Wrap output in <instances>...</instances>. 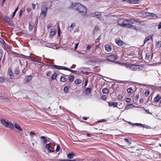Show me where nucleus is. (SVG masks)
Instances as JSON below:
<instances>
[{
    "mask_svg": "<svg viewBox=\"0 0 161 161\" xmlns=\"http://www.w3.org/2000/svg\"><path fill=\"white\" fill-rule=\"evenodd\" d=\"M158 29H161V22L159 23V24L158 25Z\"/></svg>",
    "mask_w": 161,
    "mask_h": 161,
    "instance_id": "nucleus-63",
    "label": "nucleus"
},
{
    "mask_svg": "<svg viewBox=\"0 0 161 161\" xmlns=\"http://www.w3.org/2000/svg\"><path fill=\"white\" fill-rule=\"evenodd\" d=\"M5 79L3 76L0 77V83H2L4 81Z\"/></svg>",
    "mask_w": 161,
    "mask_h": 161,
    "instance_id": "nucleus-42",
    "label": "nucleus"
},
{
    "mask_svg": "<svg viewBox=\"0 0 161 161\" xmlns=\"http://www.w3.org/2000/svg\"><path fill=\"white\" fill-rule=\"evenodd\" d=\"M65 70H67V71H69V72H71L72 73H74V74H75V73H76V72H77V71L71 69H69V68H68L67 67H65Z\"/></svg>",
    "mask_w": 161,
    "mask_h": 161,
    "instance_id": "nucleus-24",
    "label": "nucleus"
},
{
    "mask_svg": "<svg viewBox=\"0 0 161 161\" xmlns=\"http://www.w3.org/2000/svg\"><path fill=\"white\" fill-rule=\"evenodd\" d=\"M118 99L121 100L122 99L123 97L121 95H119L118 96Z\"/></svg>",
    "mask_w": 161,
    "mask_h": 161,
    "instance_id": "nucleus-47",
    "label": "nucleus"
},
{
    "mask_svg": "<svg viewBox=\"0 0 161 161\" xmlns=\"http://www.w3.org/2000/svg\"><path fill=\"white\" fill-rule=\"evenodd\" d=\"M61 34V30L59 28H58V36H60Z\"/></svg>",
    "mask_w": 161,
    "mask_h": 161,
    "instance_id": "nucleus-57",
    "label": "nucleus"
},
{
    "mask_svg": "<svg viewBox=\"0 0 161 161\" xmlns=\"http://www.w3.org/2000/svg\"><path fill=\"white\" fill-rule=\"evenodd\" d=\"M74 78V77L73 75H70L69 76V81H70V82H72L73 81Z\"/></svg>",
    "mask_w": 161,
    "mask_h": 161,
    "instance_id": "nucleus-38",
    "label": "nucleus"
},
{
    "mask_svg": "<svg viewBox=\"0 0 161 161\" xmlns=\"http://www.w3.org/2000/svg\"><path fill=\"white\" fill-rule=\"evenodd\" d=\"M156 46L158 48H160L161 47V41L158 42L156 43Z\"/></svg>",
    "mask_w": 161,
    "mask_h": 161,
    "instance_id": "nucleus-35",
    "label": "nucleus"
},
{
    "mask_svg": "<svg viewBox=\"0 0 161 161\" xmlns=\"http://www.w3.org/2000/svg\"><path fill=\"white\" fill-rule=\"evenodd\" d=\"M75 155V154L72 152L69 153L67 155V157L69 158H72Z\"/></svg>",
    "mask_w": 161,
    "mask_h": 161,
    "instance_id": "nucleus-18",
    "label": "nucleus"
},
{
    "mask_svg": "<svg viewBox=\"0 0 161 161\" xmlns=\"http://www.w3.org/2000/svg\"><path fill=\"white\" fill-rule=\"evenodd\" d=\"M18 7H17L16 8V9H15L14 11L13 12L12 15V18H13L14 17V16L16 12L18 11Z\"/></svg>",
    "mask_w": 161,
    "mask_h": 161,
    "instance_id": "nucleus-39",
    "label": "nucleus"
},
{
    "mask_svg": "<svg viewBox=\"0 0 161 161\" xmlns=\"http://www.w3.org/2000/svg\"><path fill=\"white\" fill-rule=\"evenodd\" d=\"M88 79H86V80L85 83V84H84V86H86L87 85V83L88 82Z\"/></svg>",
    "mask_w": 161,
    "mask_h": 161,
    "instance_id": "nucleus-58",
    "label": "nucleus"
},
{
    "mask_svg": "<svg viewBox=\"0 0 161 161\" xmlns=\"http://www.w3.org/2000/svg\"><path fill=\"white\" fill-rule=\"evenodd\" d=\"M1 124L3 125L5 127L13 129L14 128V125L12 123L9 121L6 120L4 119H0Z\"/></svg>",
    "mask_w": 161,
    "mask_h": 161,
    "instance_id": "nucleus-2",
    "label": "nucleus"
},
{
    "mask_svg": "<svg viewBox=\"0 0 161 161\" xmlns=\"http://www.w3.org/2000/svg\"><path fill=\"white\" fill-rule=\"evenodd\" d=\"M82 80L79 79H76L75 81V84H79L82 82Z\"/></svg>",
    "mask_w": 161,
    "mask_h": 161,
    "instance_id": "nucleus-28",
    "label": "nucleus"
},
{
    "mask_svg": "<svg viewBox=\"0 0 161 161\" xmlns=\"http://www.w3.org/2000/svg\"><path fill=\"white\" fill-rule=\"evenodd\" d=\"M19 56L21 58H25V59H27V58H28L30 59L31 58V57L30 56H26V55H24L23 54H20Z\"/></svg>",
    "mask_w": 161,
    "mask_h": 161,
    "instance_id": "nucleus-23",
    "label": "nucleus"
},
{
    "mask_svg": "<svg viewBox=\"0 0 161 161\" xmlns=\"http://www.w3.org/2000/svg\"><path fill=\"white\" fill-rule=\"evenodd\" d=\"M150 55V54L149 53H147L146 54V56L145 57V59H147L149 58Z\"/></svg>",
    "mask_w": 161,
    "mask_h": 161,
    "instance_id": "nucleus-43",
    "label": "nucleus"
},
{
    "mask_svg": "<svg viewBox=\"0 0 161 161\" xmlns=\"http://www.w3.org/2000/svg\"><path fill=\"white\" fill-rule=\"evenodd\" d=\"M29 30L31 31L34 27L33 25V23H32V25H31V24L29 23Z\"/></svg>",
    "mask_w": 161,
    "mask_h": 161,
    "instance_id": "nucleus-36",
    "label": "nucleus"
},
{
    "mask_svg": "<svg viewBox=\"0 0 161 161\" xmlns=\"http://www.w3.org/2000/svg\"><path fill=\"white\" fill-rule=\"evenodd\" d=\"M3 56L2 51L0 50V61L1 60Z\"/></svg>",
    "mask_w": 161,
    "mask_h": 161,
    "instance_id": "nucleus-51",
    "label": "nucleus"
},
{
    "mask_svg": "<svg viewBox=\"0 0 161 161\" xmlns=\"http://www.w3.org/2000/svg\"><path fill=\"white\" fill-rule=\"evenodd\" d=\"M108 105L110 106H113L114 107H117V103L110 101L108 102Z\"/></svg>",
    "mask_w": 161,
    "mask_h": 161,
    "instance_id": "nucleus-13",
    "label": "nucleus"
},
{
    "mask_svg": "<svg viewBox=\"0 0 161 161\" xmlns=\"http://www.w3.org/2000/svg\"><path fill=\"white\" fill-rule=\"evenodd\" d=\"M75 23H73L71 24L69 27L71 28L72 29L75 26Z\"/></svg>",
    "mask_w": 161,
    "mask_h": 161,
    "instance_id": "nucleus-53",
    "label": "nucleus"
},
{
    "mask_svg": "<svg viewBox=\"0 0 161 161\" xmlns=\"http://www.w3.org/2000/svg\"><path fill=\"white\" fill-rule=\"evenodd\" d=\"M136 20L133 18L130 19V24H134L136 22Z\"/></svg>",
    "mask_w": 161,
    "mask_h": 161,
    "instance_id": "nucleus-41",
    "label": "nucleus"
},
{
    "mask_svg": "<svg viewBox=\"0 0 161 161\" xmlns=\"http://www.w3.org/2000/svg\"><path fill=\"white\" fill-rule=\"evenodd\" d=\"M95 15L100 20L102 21L104 20V19L102 17V15L101 14H97V13H95Z\"/></svg>",
    "mask_w": 161,
    "mask_h": 161,
    "instance_id": "nucleus-15",
    "label": "nucleus"
},
{
    "mask_svg": "<svg viewBox=\"0 0 161 161\" xmlns=\"http://www.w3.org/2000/svg\"><path fill=\"white\" fill-rule=\"evenodd\" d=\"M135 107H136V108H139V107L138 106H135L134 105H133V104H128L125 107V109H129L130 108H133Z\"/></svg>",
    "mask_w": 161,
    "mask_h": 161,
    "instance_id": "nucleus-12",
    "label": "nucleus"
},
{
    "mask_svg": "<svg viewBox=\"0 0 161 161\" xmlns=\"http://www.w3.org/2000/svg\"><path fill=\"white\" fill-rule=\"evenodd\" d=\"M22 12H23L22 10L21 9L19 11V17H20V16H21L22 15Z\"/></svg>",
    "mask_w": 161,
    "mask_h": 161,
    "instance_id": "nucleus-60",
    "label": "nucleus"
},
{
    "mask_svg": "<svg viewBox=\"0 0 161 161\" xmlns=\"http://www.w3.org/2000/svg\"><path fill=\"white\" fill-rule=\"evenodd\" d=\"M56 34V30H51L50 32V35L51 36H53Z\"/></svg>",
    "mask_w": 161,
    "mask_h": 161,
    "instance_id": "nucleus-29",
    "label": "nucleus"
},
{
    "mask_svg": "<svg viewBox=\"0 0 161 161\" xmlns=\"http://www.w3.org/2000/svg\"><path fill=\"white\" fill-rule=\"evenodd\" d=\"M67 80V78L65 76H61L60 77V81L63 82H65Z\"/></svg>",
    "mask_w": 161,
    "mask_h": 161,
    "instance_id": "nucleus-25",
    "label": "nucleus"
},
{
    "mask_svg": "<svg viewBox=\"0 0 161 161\" xmlns=\"http://www.w3.org/2000/svg\"><path fill=\"white\" fill-rule=\"evenodd\" d=\"M123 2L126 1L127 2H128L130 3H132V0H122Z\"/></svg>",
    "mask_w": 161,
    "mask_h": 161,
    "instance_id": "nucleus-49",
    "label": "nucleus"
},
{
    "mask_svg": "<svg viewBox=\"0 0 161 161\" xmlns=\"http://www.w3.org/2000/svg\"><path fill=\"white\" fill-rule=\"evenodd\" d=\"M89 118V117H85V116L82 117L83 119L85 120H87V119H88Z\"/></svg>",
    "mask_w": 161,
    "mask_h": 161,
    "instance_id": "nucleus-61",
    "label": "nucleus"
},
{
    "mask_svg": "<svg viewBox=\"0 0 161 161\" xmlns=\"http://www.w3.org/2000/svg\"><path fill=\"white\" fill-rule=\"evenodd\" d=\"M106 121V120L104 119H102L100 120H98L97 122H104Z\"/></svg>",
    "mask_w": 161,
    "mask_h": 161,
    "instance_id": "nucleus-55",
    "label": "nucleus"
},
{
    "mask_svg": "<svg viewBox=\"0 0 161 161\" xmlns=\"http://www.w3.org/2000/svg\"><path fill=\"white\" fill-rule=\"evenodd\" d=\"M14 73L15 75H18L19 73V71L18 69H15L14 71Z\"/></svg>",
    "mask_w": 161,
    "mask_h": 161,
    "instance_id": "nucleus-44",
    "label": "nucleus"
},
{
    "mask_svg": "<svg viewBox=\"0 0 161 161\" xmlns=\"http://www.w3.org/2000/svg\"><path fill=\"white\" fill-rule=\"evenodd\" d=\"M105 49L108 52H110L111 50V47L108 45H106L105 46Z\"/></svg>",
    "mask_w": 161,
    "mask_h": 161,
    "instance_id": "nucleus-20",
    "label": "nucleus"
},
{
    "mask_svg": "<svg viewBox=\"0 0 161 161\" xmlns=\"http://www.w3.org/2000/svg\"><path fill=\"white\" fill-rule=\"evenodd\" d=\"M91 47V45H88L86 47V50L87 51V50H89L90 49Z\"/></svg>",
    "mask_w": 161,
    "mask_h": 161,
    "instance_id": "nucleus-52",
    "label": "nucleus"
},
{
    "mask_svg": "<svg viewBox=\"0 0 161 161\" xmlns=\"http://www.w3.org/2000/svg\"><path fill=\"white\" fill-rule=\"evenodd\" d=\"M124 140L125 142L128 143L129 144H131L132 143V141L131 139L129 140V139L127 138H125L124 139Z\"/></svg>",
    "mask_w": 161,
    "mask_h": 161,
    "instance_id": "nucleus-27",
    "label": "nucleus"
},
{
    "mask_svg": "<svg viewBox=\"0 0 161 161\" xmlns=\"http://www.w3.org/2000/svg\"><path fill=\"white\" fill-rule=\"evenodd\" d=\"M32 8L33 9H34L36 8V5L35 4L32 3Z\"/></svg>",
    "mask_w": 161,
    "mask_h": 161,
    "instance_id": "nucleus-59",
    "label": "nucleus"
},
{
    "mask_svg": "<svg viewBox=\"0 0 161 161\" xmlns=\"http://www.w3.org/2000/svg\"><path fill=\"white\" fill-rule=\"evenodd\" d=\"M141 126L142 127H144V125L143 124H142L141 123H133V126Z\"/></svg>",
    "mask_w": 161,
    "mask_h": 161,
    "instance_id": "nucleus-26",
    "label": "nucleus"
},
{
    "mask_svg": "<svg viewBox=\"0 0 161 161\" xmlns=\"http://www.w3.org/2000/svg\"><path fill=\"white\" fill-rule=\"evenodd\" d=\"M161 99V97L159 94H158L155 97L154 101L155 102H158Z\"/></svg>",
    "mask_w": 161,
    "mask_h": 161,
    "instance_id": "nucleus-17",
    "label": "nucleus"
},
{
    "mask_svg": "<svg viewBox=\"0 0 161 161\" xmlns=\"http://www.w3.org/2000/svg\"><path fill=\"white\" fill-rule=\"evenodd\" d=\"M41 13L40 15L41 14L44 15V17H46L47 15V8L45 7V6L42 5L41 8Z\"/></svg>",
    "mask_w": 161,
    "mask_h": 161,
    "instance_id": "nucleus-6",
    "label": "nucleus"
},
{
    "mask_svg": "<svg viewBox=\"0 0 161 161\" xmlns=\"http://www.w3.org/2000/svg\"><path fill=\"white\" fill-rule=\"evenodd\" d=\"M92 90V87H87L85 90V93L87 95H88L91 93Z\"/></svg>",
    "mask_w": 161,
    "mask_h": 161,
    "instance_id": "nucleus-14",
    "label": "nucleus"
},
{
    "mask_svg": "<svg viewBox=\"0 0 161 161\" xmlns=\"http://www.w3.org/2000/svg\"><path fill=\"white\" fill-rule=\"evenodd\" d=\"M51 71H49V72H47L46 73V75H47V76H49L51 75Z\"/></svg>",
    "mask_w": 161,
    "mask_h": 161,
    "instance_id": "nucleus-56",
    "label": "nucleus"
},
{
    "mask_svg": "<svg viewBox=\"0 0 161 161\" xmlns=\"http://www.w3.org/2000/svg\"><path fill=\"white\" fill-rule=\"evenodd\" d=\"M60 146L59 145H57L56 149L55 150V151L56 152H58L60 150Z\"/></svg>",
    "mask_w": 161,
    "mask_h": 161,
    "instance_id": "nucleus-45",
    "label": "nucleus"
},
{
    "mask_svg": "<svg viewBox=\"0 0 161 161\" xmlns=\"http://www.w3.org/2000/svg\"><path fill=\"white\" fill-rule=\"evenodd\" d=\"M50 66L54 67L55 69H63L65 70V67L64 66H58L56 65H51Z\"/></svg>",
    "mask_w": 161,
    "mask_h": 161,
    "instance_id": "nucleus-10",
    "label": "nucleus"
},
{
    "mask_svg": "<svg viewBox=\"0 0 161 161\" xmlns=\"http://www.w3.org/2000/svg\"><path fill=\"white\" fill-rule=\"evenodd\" d=\"M151 39L152 40H153V37L151 36H147L144 40V44L146 43L149 41V40H150Z\"/></svg>",
    "mask_w": 161,
    "mask_h": 161,
    "instance_id": "nucleus-19",
    "label": "nucleus"
},
{
    "mask_svg": "<svg viewBox=\"0 0 161 161\" xmlns=\"http://www.w3.org/2000/svg\"><path fill=\"white\" fill-rule=\"evenodd\" d=\"M13 72L11 71V69H8V75H9V76H10V77H12V75H13Z\"/></svg>",
    "mask_w": 161,
    "mask_h": 161,
    "instance_id": "nucleus-46",
    "label": "nucleus"
},
{
    "mask_svg": "<svg viewBox=\"0 0 161 161\" xmlns=\"http://www.w3.org/2000/svg\"><path fill=\"white\" fill-rule=\"evenodd\" d=\"M93 63V61H87L85 62L86 64L88 65H92Z\"/></svg>",
    "mask_w": 161,
    "mask_h": 161,
    "instance_id": "nucleus-31",
    "label": "nucleus"
},
{
    "mask_svg": "<svg viewBox=\"0 0 161 161\" xmlns=\"http://www.w3.org/2000/svg\"><path fill=\"white\" fill-rule=\"evenodd\" d=\"M135 23H137V24L139 25H142V23L141 21L138 20H136Z\"/></svg>",
    "mask_w": 161,
    "mask_h": 161,
    "instance_id": "nucleus-50",
    "label": "nucleus"
},
{
    "mask_svg": "<svg viewBox=\"0 0 161 161\" xmlns=\"http://www.w3.org/2000/svg\"><path fill=\"white\" fill-rule=\"evenodd\" d=\"M52 145V143L50 142L48 144H47L46 145V148L47 149L48 153H53L54 152V150H52L50 149V148Z\"/></svg>",
    "mask_w": 161,
    "mask_h": 161,
    "instance_id": "nucleus-9",
    "label": "nucleus"
},
{
    "mask_svg": "<svg viewBox=\"0 0 161 161\" xmlns=\"http://www.w3.org/2000/svg\"><path fill=\"white\" fill-rule=\"evenodd\" d=\"M117 59V57L115 55H111L108 56L107 58V60L109 62H114Z\"/></svg>",
    "mask_w": 161,
    "mask_h": 161,
    "instance_id": "nucleus-7",
    "label": "nucleus"
},
{
    "mask_svg": "<svg viewBox=\"0 0 161 161\" xmlns=\"http://www.w3.org/2000/svg\"><path fill=\"white\" fill-rule=\"evenodd\" d=\"M57 77V74L55 72H54L51 76L52 80L55 79Z\"/></svg>",
    "mask_w": 161,
    "mask_h": 161,
    "instance_id": "nucleus-30",
    "label": "nucleus"
},
{
    "mask_svg": "<svg viewBox=\"0 0 161 161\" xmlns=\"http://www.w3.org/2000/svg\"><path fill=\"white\" fill-rule=\"evenodd\" d=\"M3 20L6 23L8 24L9 25L13 26L14 25L13 21L7 16H4L3 17Z\"/></svg>",
    "mask_w": 161,
    "mask_h": 161,
    "instance_id": "nucleus-5",
    "label": "nucleus"
},
{
    "mask_svg": "<svg viewBox=\"0 0 161 161\" xmlns=\"http://www.w3.org/2000/svg\"><path fill=\"white\" fill-rule=\"evenodd\" d=\"M78 43H77L75 44V47H74L75 49H77V47H78Z\"/></svg>",
    "mask_w": 161,
    "mask_h": 161,
    "instance_id": "nucleus-64",
    "label": "nucleus"
},
{
    "mask_svg": "<svg viewBox=\"0 0 161 161\" xmlns=\"http://www.w3.org/2000/svg\"><path fill=\"white\" fill-rule=\"evenodd\" d=\"M127 67L133 71H138L140 69L141 66L137 65H135L134 64H129L128 65Z\"/></svg>",
    "mask_w": 161,
    "mask_h": 161,
    "instance_id": "nucleus-4",
    "label": "nucleus"
},
{
    "mask_svg": "<svg viewBox=\"0 0 161 161\" xmlns=\"http://www.w3.org/2000/svg\"><path fill=\"white\" fill-rule=\"evenodd\" d=\"M102 92L103 93L106 94L108 93V90L107 88H104L103 89Z\"/></svg>",
    "mask_w": 161,
    "mask_h": 161,
    "instance_id": "nucleus-34",
    "label": "nucleus"
},
{
    "mask_svg": "<svg viewBox=\"0 0 161 161\" xmlns=\"http://www.w3.org/2000/svg\"><path fill=\"white\" fill-rule=\"evenodd\" d=\"M102 98L104 100H106V97L105 95H103L102 96Z\"/></svg>",
    "mask_w": 161,
    "mask_h": 161,
    "instance_id": "nucleus-62",
    "label": "nucleus"
},
{
    "mask_svg": "<svg viewBox=\"0 0 161 161\" xmlns=\"http://www.w3.org/2000/svg\"><path fill=\"white\" fill-rule=\"evenodd\" d=\"M147 16L153 18L154 17H158L155 14L153 13L147 12Z\"/></svg>",
    "mask_w": 161,
    "mask_h": 161,
    "instance_id": "nucleus-16",
    "label": "nucleus"
},
{
    "mask_svg": "<svg viewBox=\"0 0 161 161\" xmlns=\"http://www.w3.org/2000/svg\"><path fill=\"white\" fill-rule=\"evenodd\" d=\"M69 88L68 86H66L64 88V91L66 93H68Z\"/></svg>",
    "mask_w": 161,
    "mask_h": 161,
    "instance_id": "nucleus-37",
    "label": "nucleus"
},
{
    "mask_svg": "<svg viewBox=\"0 0 161 161\" xmlns=\"http://www.w3.org/2000/svg\"><path fill=\"white\" fill-rule=\"evenodd\" d=\"M40 139L42 140L44 144H45L47 142V140L46 137L45 136H42L40 137Z\"/></svg>",
    "mask_w": 161,
    "mask_h": 161,
    "instance_id": "nucleus-21",
    "label": "nucleus"
},
{
    "mask_svg": "<svg viewBox=\"0 0 161 161\" xmlns=\"http://www.w3.org/2000/svg\"><path fill=\"white\" fill-rule=\"evenodd\" d=\"M115 42L119 46L121 47L124 44V42L121 40L120 38H117L115 39Z\"/></svg>",
    "mask_w": 161,
    "mask_h": 161,
    "instance_id": "nucleus-8",
    "label": "nucleus"
},
{
    "mask_svg": "<svg viewBox=\"0 0 161 161\" xmlns=\"http://www.w3.org/2000/svg\"><path fill=\"white\" fill-rule=\"evenodd\" d=\"M126 101L127 103H130L131 101V99L130 98H127L126 99Z\"/></svg>",
    "mask_w": 161,
    "mask_h": 161,
    "instance_id": "nucleus-48",
    "label": "nucleus"
},
{
    "mask_svg": "<svg viewBox=\"0 0 161 161\" xmlns=\"http://www.w3.org/2000/svg\"><path fill=\"white\" fill-rule=\"evenodd\" d=\"M139 97V95L138 94L134 97V99L135 100H136L138 99Z\"/></svg>",
    "mask_w": 161,
    "mask_h": 161,
    "instance_id": "nucleus-54",
    "label": "nucleus"
},
{
    "mask_svg": "<svg viewBox=\"0 0 161 161\" xmlns=\"http://www.w3.org/2000/svg\"><path fill=\"white\" fill-rule=\"evenodd\" d=\"M32 79V76L31 75L25 76V78L24 79L25 83H28Z\"/></svg>",
    "mask_w": 161,
    "mask_h": 161,
    "instance_id": "nucleus-11",
    "label": "nucleus"
},
{
    "mask_svg": "<svg viewBox=\"0 0 161 161\" xmlns=\"http://www.w3.org/2000/svg\"><path fill=\"white\" fill-rule=\"evenodd\" d=\"M150 94V91L149 90L146 89L145 92V94L146 96H147Z\"/></svg>",
    "mask_w": 161,
    "mask_h": 161,
    "instance_id": "nucleus-40",
    "label": "nucleus"
},
{
    "mask_svg": "<svg viewBox=\"0 0 161 161\" xmlns=\"http://www.w3.org/2000/svg\"><path fill=\"white\" fill-rule=\"evenodd\" d=\"M118 24L123 27H125L128 28L132 27L133 26L132 24L130 23V19H129L125 20L122 24H119L118 23Z\"/></svg>",
    "mask_w": 161,
    "mask_h": 161,
    "instance_id": "nucleus-3",
    "label": "nucleus"
},
{
    "mask_svg": "<svg viewBox=\"0 0 161 161\" xmlns=\"http://www.w3.org/2000/svg\"><path fill=\"white\" fill-rule=\"evenodd\" d=\"M74 5V4L73 3L72 4L73 6L76 7V9L79 13L83 15H85L86 14L87 12L85 7L82 5L80 3H75V6Z\"/></svg>",
    "mask_w": 161,
    "mask_h": 161,
    "instance_id": "nucleus-1",
    "label": "nucleus"
},
{
    "mask_svg": "<svg viewBox=\"0 0 161 161\" xmlns=\"http://www.w3.org/2000/svg\"><path fill=\"white\" fill-rule=\"evenodd\" d=\"M127 92L128 93H132L133 92L132 88L130 87L127 89Z\"/></svg>",
    "mask_w": 161,
    "mask_h": 161,
    "instance_id": "nucleus-32",
    "label": "nucleus"
},
{
    "mask_svg": "<svg viewBox=\"0 0 161 161\" xmlns=\"http://www.w3.org/2000/svg\"><path fill=\"white\" fill-rule=\"evenodd\" d=\"M132 4L139 3L140 2V0H132Z\"/></svg>",
    "mask_w": 161,
    "mask_h": 161,
    "instance_id": "nucleus-33",
    "label": "nucleus"
},
{
    "mask_svg": "<svg viewBox=\"0 0 161 161\" xmlns=\"http://www.w3.org/2000/svg\"><path fill=\"white\" fill-rule=\"evenodd\" d=\"M14 126L16 129L20 131H22V129L21 128L20 125L17 123H15V124L14 127Z\"/></svg>",
    "mask_w": 161,
    "mask_h": 161,
    "instance_id": "nucleus-22",
    "label": "nucleus"
}]
</instances>
